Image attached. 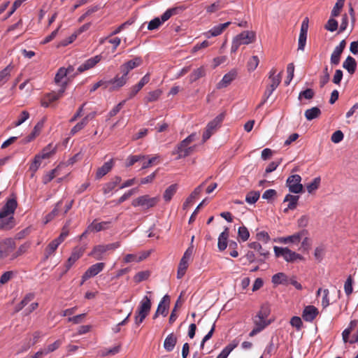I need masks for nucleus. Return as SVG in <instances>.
<instances>
[{"instance_id": "40", "label": "nucleus", "mask_w": 358, "mask_h": 358, "mask_svg": "<svg viewBox=\"0 0 358 358\" xmlns=\"http://www.w3.org/2000/svg\"><path fill=\"white\" fill-rule=\"evenodd\" d=\"M305 117L308 120H312L318 117L321 115V110L317 107H313L305 111Z\"/></svg>"}, {"instance_id": "37", "label": "nucleus", "mask_w": 358, "mask_h": 358, "mask_svg": "<svg viewBox=\"0 0 358 358\" xmlns=\"http://www.w3.org/2000/svg\"><path fill=\"white\" fill-rule=\"evenodd\" d=\"M55 151L56 148L54 147L52 143H50L45 146L38 155L43 159H48L52 155L55 153Z\"/></svg>"}, {"instance_id": "56", "label": "nucleus", "mask_w": 358, "mask_h": 358, "mask_svg": "<svg viewBox=\"0 0 358 358\" xmlns=\"http://www.w3.org/2000/svg\"><path fill=\"white\" fill-rule=\"evenodd\" d=\"M42 159H43L41 157H40L38 155H36L35 156L32 163L31 164V165L29 166V170L31 171H32L33 173H35L40 167V166L41 164Z\"/></svg>"}, {"instance_id": "39", "label": "nucleus", "mask_w": 358, "mask_h": 358, "mask_svg": "<svg viewBox=\"0 0 358 358\" xmlns=\"http://www.w3.org/2000/svg\"><path fill=\"white\" fill-rule=\"evenodd\" d=\"M178 189V185L176 184L171 185L169 187H168L166 190L164 191V193L163 194L164 199L169 202L171 200L173 196L176 194Z\"/></svg>"}, {"instance_id": "13", "label": "nucleus", "mask_w": 358, "mask_h": 358, "mask_svg": "<svg viewBox=\"0 0 358 358\" xmlns=\"http://www.w3.org/2000/svg\"><path fill=\"white\" fill-rule=\"evenodd\" d=\"M301 182V177L298 174L289 176L286 181V185L289 188V191L294 194H299L303 192V186Z\"/></svg>"}, {"instance_id": "49", "label": "nucleus", "mask_w": 358, "mask_h": 358, "mask_svg": "<svg viewBox=\"0 0 358 358\" xmlns=\"http://www.w3.org/2000/svg\"><path fill=\"white\" fill-rule=\"evenodd\" d=\"M42 127L43 124L41 122H38L35 125L32 132L27 137V141L30 142L32 140H34L40 134Z\"/></svg>"}, {"instance_id": "55", "label": "nucleus", "mask_w": 358, "mask_h": 358, "mask_svg": "<svg viewBox=\"0 0 358 358\" xmlns=\"http://www.w3.org/2000/svg\"><path fill=\"white\" fill-rule=\"evenodd\" d=\"M352 284L353 279L351 275H349L344 285V290L347 296H350L353 292Z\"/></svg>"}, {"instance_id": "21", "label": "nucleus", "mask_w": 358, "mask_h": 358, "mask_svg": "<svg viewBox=\"0 0 358 358\" xmlns=\"http://www.w3.org/2000/svg\"><path fill=\"white\" fill-rule=\"evenodd\" d=\"M115 162L113 159H110L109 161L105 162L103 166L99 167L96 173V178L97 179H100L104 176H106L108 173H109L113 167L114 166Z\"/></svg>"}, {"instance_id": "50", "label": "nucleus", "mask_w": 358, "mask_h": 358, "mask_svg": "<svg viewBox=\"0 0 358 358\" xmlns=\"http://www.w3.org/2000/svg\"><path fill=\"white\" fill-rule=\"evenodd\" d=\"M149 313V312H143L139 310H136L134 317L135 324L138 326L140 325L145 319V317L148 315Z\"/></svg>"}, {"instance_id": "44", "label": "nucleus", "mask_w": 358, "mask_h": 358, "mask_svg": "<svg viewBox=\"0 0 358 358\" xmlns=\"http://www.w3.org/2000/svg\"><path fill=\"white\" fill-rule=\"evenodd\" d=\"M143 64V59L140 57H136L133 59H131L125 63L124 64L126 66V67L131 71V70L134 69L136 67H138Z\"/></svg>"}, {"instance_id": "4", "label": "nucleus", "mask_w": 358, "mask_h": 358, "mask_svg": "<svg viewBox=\"0 0 358 358\" xmlns=\"http://www.w3.org/2000/svg\"><path fill=\"white\" fill-rule=\"evenodd\" d=\"M273 250L276 257H282L285 261L288 263H294L297 261H302L304 259L303 257L296 252L291 250L288 248H281L274 246Z\"/></svg>"}, {"instance_id": "6", "label": "nucleus", "mask_w": 358, "mask_h": 358, "mask_svg": "<svg viewBox=\"0 0 358 358\" xmlns=\"http://www.w3.org/2000/svg\"><path fill=\"white\" fill-rule=\"evenodd\" d=\"M225 115L226 114L224 112L221 113L212 121L208 122L203 134V142H206L217 131V128L220 127L222 122H223Z\"/></svg>"}, {"instance_id": "34", "label": "nucleus", "mask_w": 358, "mask_h": 358, "mask_svg": "<svg viewBox=\"0 0 358 358\" xmlns=\"http://www.w3.org/2000/svg\"><path fill=\"white\" fill-rule=\"evenodd\" d=\"M206 75V69L203 66H200L199 68L195 69L189 76V79L191 83L196 81L199 78L205 76Z\"/></svg>"}, {"instance_id": "33", "label": "nucleus", "mask_w": 358, "mask_h": 358, "mask_svg": "<svg viewBox=\"0 0 358 358\" xmlns=\"http://www.w3.org/2000/svg\"><path fill=\"white\" fill-rule=\"evenodd\" d=\"M59 245L60 244L55 239L52 240L45 249L44 259H48L51 255H52Z\"/></svg>"}, {"instance_id": "15", "label": "nucleus", "mask_w": 358, "mask_h": 358, "mask_svg": "<svg viewBox=\"0 0 358 358\" xmlns=\"http://www.w3.org/2000/svg\"><path fill=\"white\" fill-rule=\"evenodd\" d=\"M64 92V89H59L58 92L53 91L46 94L41 100L42 106L48 108L52 103L62 97Z\"/></svg>"}, {"instance_id": "5", "label": "nucleus", "mask_w": 358, "mask_h": 358, "mask_svg": "<svg viewBox=\"0 0 358 358\" xmlns=\"http://www.w3.org/2000/svg\"><path fill=\"white\" fill-rule=\"evenodd\" d=\"M120 246V242H115L107 245H98L93 248L89 254L96 260H102L106 258V252L109 250H114Z\"/></svg>"}, {"instance_id": "12", "label": "nucleus", "mask_w": 358, "mask_h": 358, "mask_svg": "<svg viewBox=\"0 0 358 358\" xmlns=\"http://www.w3.org/2000/svg\"><path fill=\"white\" fill-rule=\"evenodd\" d=\"M120 73H122L121 76L117 75L114 78L109 80V83H111L113 87L112 90H116L124 86L127 80H128V74L130 71L126 67V66L123 64L120 67Z\"/></svg>"}, {"instance_id": "7", "label": "nucleus", "mask_w": 358, "mask_h": 358, "mask_svg": "<svg viewBox=\"0 0 358 358\" xmlns=\"http://www.w3.org/2000/svg\"><path fill=\"white\" fill-rule=\"evenodd\" d=\"M73 70L74 69L71 66H69L67 69L63 67L59 69L55 77V82L60 87V89H64V90H66V86L70 81L68 75L71 73Z\"/></svg>"}, {"instance_id": "32", "label": "nucleus", "mask_w": 358, "mask_h": 358, "mask_svg": "<svg viewBox=\"0 0 358 358\" xmlns=\"http://www.w3.org/2000/svg\"><path fill=\"white\" fill-rule=\"evenodd\" d=\"M109 224V222H96V221H94L87 227V230L90 231H100L101 230L107 229Z\"/></svg>"}, {"instance_id": "3", "label": "nucleus", "mask_w": 358, "mask_h": 358, "mask_svg": "<svg viewBox=\"0 0 358 358\" xmlns=\"http://www.w3.org/2000/svg\"><path fill=\"white\" fill-rule=\"evenodd\" d=\"M195 134H192L177 145L173 153L178 155V159L185 158L193 152L194 146H189V145L195 140Z\"/></svg>"}, {"instance_id": "28", "label": "nucleus", "mask_w": 358, "mask_h": 358, "mask_svg": "<svg viewBox=\"0 0 358 358\" xmlns=\"http://www.w3.org/2000/svg\"><path fill=\"white\" fill-rule=\"evenodd\" d=\"M229 234V229L228 227H226L224 230L220 234L218 238L217 247L220 251H223L227 248Z\"/></svg>"}, {"instance_id": "27", "label": "nucleus", "mask_w": 358, "mask_h": 358, "mask_svg": "<svg viewBox=\"0 0 358 358\" xmlns=\"http://www.w3.org/2000/svg\"><path fill=\"white\" fill-rule=\"evenodd\" d=\"M170 304V297L169 295L166 294L160 301L158 307L157 312L159 313L163 316H166L168 314V309Z\"/></svg>"}, {"instance_id": "24", "label": "nucleus", "mask_w": 358, "mask_h": 358, "mask_svg": "<svg viewBox=\"0 0 358 358\" xmlns=\"http://www.w3.org/2000/svg\"><path fill=\"white\" fill-rule=\"evenodd\" d=\"M122 181V178L120 176H115L109 182L104 184L103 187V193L106 195L110 193Z\"/></svg>"}, {"instance_id": "8", "label": "nucleus", "mask_w": 358, "mask_h": 358, "mask_svg": "<svg viewBox=\"0 0 358 358\" xmlns=\"http://www.w3.org/2000/svg\"><path fill=\"white\" fill-rule=\"evenodd\" d=\"M160 200L159 196L150 197L149 195L141 196L132 201V206L134 207L141 206L145 209L155 207Z\"/></svg>"}, {"instance_id": "47", "label": "nucleus", "mask_w": 358, "mask_h": 358, "mask_svg": "<svg viewBox=\"0 0 358 358\" xmlns=\"http://www.w3.org/2000/svg\"><path fill=\"white\" fill-rule=\"evenodd\" d=\"M146 158V156L138 155H129L126 160V166L129 167L133 166L136 162L141 161Z\"/></svg>"}, {"instance_id": "51", "label": "nucleus", "mask_w": 358, "mask_h": 358, "mask_svg": "<svg viewBox=\"0 0 358 358\" xmlns=\"http://www.w3.org/2000/svg\"><path fill=\"white\" fill-rule=\"evenodd\" d=\"M259 59L257 56H252L248 62L247 67L249 71H253L259 65Z\"/></svg>"}, {"instance_id": "25", "label": "nucleus", "mask_w": 358, "mask_h": 358, "mask_svg": "<svg viewBox=\"0 0 358 358\" xmlns=\"http://www.w3.org/2000/svg\"><path fill=\"white\" fill-rule=\"evenodd\" d=\"M306 234H307L306 230H302V231L297 232L292 236L281 238L280 241L283 243H299L301 241L302 237Z\"/></svg>"}, {"instance_id": "9", "label": "nucleus", "mask_w": 358, "mask_h": 358, "mask_svg": "<svg viewBox=\"0 0 358 358\" xmlns=\"http://www.w3.org/2000/svg\"><path fill=\"white\" fill-rule=\"evenodd\" d=\"M276 69L273 68L270 71L269 79L271 83L266 89L264 94V102H266L267 99L272 94L273 91L278 87L281 82V73L275 76Z\"/></svg>"}, {"instance_id": "36", "label": "nucleus", "mask_w": 358, "mask_h": 358, "mask_svg": "<svg viewBox=\"0 0 358 358\" xmlns=\"http://www.w3.org/2000/svg\"><path fill=\"white\" fill-rule=\"evenodd\" d=\"M357 324H358V320H352L350 322L349 327L343 331L342 336H343V340L345 343H347L348 341L350 342V340H349V336H350V333L355 329V328L357 327Z\"/></svg>"}, {"instance_id": "2", "label": "nucleus", "mask_w": 358, "mask_h": 358, "mask_svg": "<svg viewBox=\"0 0 358 358\" xmlns=\"http://www.w3.org/2000/svg\"><path fill=\"white\" fill-rule=\"evenodd\" d=\"M256 39V34L252 31H244L236 36L232 41L231 52H236L241 45H248Z\"/></svg>"}, {"instance_id": "48", "label": "nucleus", "mask_w": 358, "mask_h": 358, "mask_svg": "<svg viewBox=\"0 0 358 358\" xmlns=\"http://www.w3.org/2000/svg\"><path fill=\"white\" fill-rule=\"evenodd\" d=\"M314 95L313 90L308 88L299 93L298 99L299 101H301L303 99L310 100L314 97Z\"/></svg>"}, {"instance_id": "35", "label": "nucleus", "mask_w": 358, "mask_h": 358, "mask_svg": "<svg viewBox=\"0 0 358 358\" xmlns=\"http://www.w3.org/2000/svg\"><path fill=\"white\" fill-rule=\"evenodd\" d=\"M13 66L9 64L0 71V86L4 85L10 77Z\"/></svg>"}, {"instance_id": "59", "label": "nucleus", "mask_w": 358, "mask_h": 358, "mask_svg": "<svg viewBox=\"0 0 358 358\" xmlns=\"http://www.w3.org/2000/svg\"><path fill=\"white\" fill-rule=\"evenodd\" d=\"M238 236L243 241H246L249 238L250 233L248 229L243 226L238 228Z\"/></svg>"}, {"instance_id": "26", "label": "nucleus", "mask_w": 358, "mask_h": 358, "mask_svg": "<svg viewBox=\"0 0 358 358\" xmlns=\"http://www.w3.org/2000/svg\"><path fill=\"white\" fill-rule=\"evenodd\" d=\"M299 199V196L298 195H292L290 194H287L283 200V202H288V205L287 208L284 210V212L287 213L289 210L296 209Z\"/></svg>"}, {"instance_id": "57", "label": "nucleus", "mask_w": 358, "mask_h": 358, "mask_svg": "<svg viewBox=\"0 0 358 358\" xmlns=\"http://www.w3.org/2000/svg\"><path fill=\"white\" fill-rule=\"evenodd\" d=\"M342 52L334 48L331 55V64L333 65H338L340 63L341 55Z\"/></svg>"}, {"instance_id": "11", "label": "nucleus", "mask_w": 358, "mask_h": 358, "mask_svg": "<svg viewBox=\"0 0 358 358\" xmlns=\"http://www.w3.org/2000/svg\"><path fill=\"white\" fill-rule=\"evenodd\" d=\"M268 315L269 311L267 308L262 306L256 316L253 318V322L255 327H257L262 331L268 326L270 324V321L267 320Z\"/></svg>"}, {"instance_id": "45", "label": "nucleus", "mask_w": 358, "mask_h": 358, "mask_svg": "<svg viewBox=\"0 0 358 358\" xmlns=\"http://www.w3.org/2000/svg\"><path fill=\"white\" fill-rule=\"evenodd\" d=\"M260 193L258 191H250L245 196V201L249 204L255 203L259 199Z\"/></svg>"}, {"instance_id": "31", "label": "nucleus", "mask_w": 358, "mask_h": 358, "mask_svg": "<svg viewBox=\"0 0 358 358\" xmlns=\"http://www.w3.org/2000/svg\"><path fill=\"white\" fill-rule=\"evenodd\" d=\"M343 67L349 73H354L357 67L356 60L351 56H348L343 63Z\"/></svg>"}, {"instance_id": "62", "label": "nucleus", "mask_w": 358, "mask_h": 358, "mask_svg": "<svg viewBox=\"0 0 358 358\" xmlns=\"http://www.w3.org/2000/svg\"><path fill=\"white\" fill-rule=\"evenodd\" d=\"M112 85L111 83H109V80H101L99 82L94 83L92 88L90 89V92H93L96 91L99 87H103L104 89L108 87L109 85Z\"/></svg>"}, {"instance_id": "38", "label": "nucleus", "mask_w": 358, "mask_h": 358, "mask_svg": "<svg viewBox=\"0 0 358 358\" xmlns=\"http://www.w3.org/2000/svg\"><path fill=\"white\" fill-rule=\"evenodd\" d=\"M272 282L275 285H287L288 278L284 273H278L273 275Z\"/></svg>"}, {"instance_id": "23", "label": "nucleus", "mask_w": 358, "mask_h": 358, "mask_svg": "<svg viewBox=\"0 0 358 358\" xmlns=\"http://www.w3.org/2000/svg\"><path fill=\"white\" fill-rule=\"evenodd\" d=\"M237 73L236 71L232 70L226 73L222 79L217 83V88H223L227 87L236 77Z\"/></svg>"}, {"instance_id": "42", "label": "nucleus", "mask_w": 358, "mask_h": 358, "mask_svg": "<svg viewBox=\"0 0 358 358\" xmlns=\"http://www.w3.org/2000/svg\"><path fill=\"white\" fill-rule=\"evenodd\" d=\"M63 343V339H58L55 341L53 343L47 345V347L44 349H42L44 355H48L50 352H52L57 350Z\"/></svg>"}, {"instance_id": "46", "label": "nucleus", "mask_w": 358, "mask_h": 358, "mask_svg": "<svg viewBox=\"0 0 358 358\" xmlns=\"http://www.w3.org/2000/svg\"><path fill=\"white\" fill-rule=\"evenodd\" d=\"M249 247L252 249L257 250L259 252L261 256H263L264 258H267L269 255V252L266 250L262 248V245L258 242H252L249 244Z\"/></svg>"}, {"instance_id": "53", "label": "nucleus", "mask_w": 358, "mask_h": 358, "mask_svg": "<svg viewBox=\"0 0 358 358\" xmlns=\"http://www.w3.org/2000/svg\"><path fill=\"white\" fill-rule=\"evenodd\" d=\"M345 1V0H337L335 6H334L331 10L332 17H337L338 15H339L340 12L343 7Z\"/></svg>"}, {"instance_id": "16", "label": "nucleus", "mask_w": 358, "mask_h": 358, "mask_svg": "<svg viewBox=\"0 0 358 358\" xmlns=\"http://www.w3.org/2000/svg\"><path fill=\"white\" fill-rule=\"evenodd\" d=\"M83 252L84 250L82 248L77 247L73 250L71 256L69 257L67 262H66L65 272L68 271L73 266V264L83 256Z\"/></svg>"}, {"instance_id": "18", "label": "nucleus", "mask_w": 358, "mask_h": 358, "mask_svg": "<svg viewBox=\"0 0 358 358\" xmlns=\"http://www.w3.org/2000/svg\"><path fill=\"white\" fill-rule=\"evenodd\" d=\"M15 248L14 241L11 239H6L0 243V256L1 257H7L12 252Z\"/></svg>"}, {"instance_id": "54", "label": "nucleus", "mask_w": 358, "mask_h": 358, "mask_svg": "<svg viewBox=\"0 0 358 358\" xmlns=\"http://www.w3.org/2000/svg\"><path fill=\"white\" fill-rule=\"evenodd\" d=\"M320 184V178H315L314 180L309 184L307 185L306 188L308 193L311 194L314 191L318 189Z\"/></svg>"}, {"instance_id": "30", "label": "nucleus", "mask_w": 358, "mask_h": 358, "mask_svg": "<svg viewBox=\"0 0 358 358\" xmlns=\"http://www.w3.org/2000/svg\"><path fill=\"white\" fill-rule=\"evenodd\" d=\"M177 343L176 336L172 333L167 336L164 342V348L167 352H171Z\"/></svg>"}, {"instance_id": "58", "label": "nucleus", "mask_w": 358, "mask_h": 358, "mask_svg": "<svg viewBox=\"0 0 358 358\" xmlns=\"http://www.w3.org/2000/svg\"><path fill=\"white\" fill-rule=\"evenodd\" d=\"M29 117V113L27 110H23L21 112L18 120L13 122L14 127H18L24 123L27 120Z\"/></svg>"}, {"instance_id": "64", "label": "nucleus", "mask_w": 358, "mask_h": 358, "mask_svg": "<svg viewBox=\"0 0 358 358\" xmlns=\"http://www.w3.org/2000/svg\"><path fill=\"white\" fill-rule=\"evenodd\" d=\"M344 134L341 130L334 132L331 136V141L334 143H338L343 141Z\"/></svg>"}, {"instance_id": "52", "label": "nucleus", "mask_w": 358, "mask_h": 358, "mask_svg": "<svg viewBox=\"0 0 358 358\" xmlns=\"http://www.w3.org/2000/svg\"><path fill=\"white\" fill-rule=\"evenodd\" d=\"M162 94V91L157 90L155 91L150 92L145 97L147 102H153L157 101Z\"/></svg>"}, {"instance_id": "10", "label": "nucleus", "mask_w": 358, "mask_h": 358, "mask_svg": "<svg viewBox=\"0 0 358 358\" xmlns=\"http://www.w3.org/2000/svg\"><path fill=\"white\" fill-rule=\"evenodd\" d=\"M194 251L193 245L189 246L185 252L182 257L181 258L177 273L178 278H182L186 273L189 266V262L192 256Z\"/></svg>"}, {"instance_id": "41", "label": "nucleus", "mask_w": 358, "mask_h": 358, "mask_svg": "<svg viewBox=\"0 0 358 358\" xmlns=\"http://www.w3.org/2000/svg\"><path fill=\"white\" fill-rule=\"evenodd\" d=\"M151 301L150 299L148 296H145L142 300L141 301L139 306L137 310L143 311V312H149L151 309Z\"/></svg>"}, {"instance_id": "19", "label": "nucleus", "mask_w": 358, "mask_h": 358, "mask_svg": "<svg viewBox=\"0 0 358 358\" xmlns=\"http://www.w3.org/2000/svg\"><path fill=\"white\" fill-rule=\"evenodd\" d=\"M96 113L92 112L87 115L80 122H78L71 130V134L74 135L81 129H83L89 122L90 120L95 117Z\"/></svg>"}, {"instance_id": "17", "label": "nucleus", "mask_w": 358, "mask_h": 358, "mask_svg": "<svg viewBox=\"0 0 358 358\" xmlns=\"http://www.w3.org/2000/svg\"><path fill=\"white\" fill-rule=\"evenodd\" d=\"M101 59H102V56L101 55H98L93 57H91V58L87 59L80 66H79V67L78 68V71L79 73H82L85 71L89 70V69L94 67Z\"/></svg>"}, {"instance_id": "22", "label": "nucleus", "mask_w": 358, "mask_h": 358, "mask_svg": "<svg viewBox=\"0 0 358 358\" xmlns=\"http://www.w3.org/2000/svg\"><path fill=\"white\" fill-rule=\"evenodd\" d=\"M319 312L317 308L313 306H306L303 311L302 317L306 322H312L318 315Z\"/></svg>"}, {"instance_id": "63", "label": "nucleus", "mask_w": 358, "mask_h": 358, "mask_svg": "<svg viewBox=\"0 0 358 358\" xmlns=\"http://www.w3.org/2000/svg\"><path fill=\"white\" fill-rule=\"evenodd\" d=\"M57 172V169L56 168L47 173L43 177V182L44 184H48V182H50L52 180H53L55 178Z\"/></svg>"}, {"instance_id": "60", "label": "nucleus", "mask_w": 358, "mask_h": 358, "mask_svg": "<svg viewBox=\"0 0 358 358\" xmlns=\"http://www.w3.org/2000/svg\"><path fill=\"white\" fill-rule=\"evenodd\" d=\"M14 275L15 273L12 271L3 273L0 278V285L7 283L10 280L13 278Z\"/></svg>"}, {"instance_id": "14", "label": "nucleus", "mask_w": 358, "mask_h": 358, "mask_svg": "<svg viewBox=\"0 0 358 358\" xmlns=\"http://www.w3.org/2000/svg\"><path fill=\"white\" fill-rule=\"evenodd\" d=\"M105 263L99 262L90 266L82 276L81 284H83L87 280L96 275L98 273L102 271L105 267Z\"/></svg>"}, {"instance_id": "20", "label": "nucleus", "mask_w": 358, "mask_h": 358, "mask_svg": "<svg viewBox=\"0 0 358 358\" xmlns=\"http://www.w3.org/2000/svg\"><path fill=\"white\" fill-rule=\"evenodd\" d=\"M230 24L231 22L220 24L218 25L213 27L211 29L206 32L204 34L207 38L217 36L220 35Z\"/></svg>"}, {"instance_id": "1", "label": "nucleus", "mask_w": 358, "mask_h": 358, "mask_svg": "<svg viewBox=\"0 0 358 358\" xmlns=\"http://www.w3.org/2000/svg\"><path fill=\"white\" fill-rule=\"evenodd\" d=\"M17 206L15 199H10L0 210V227L3 229H10L14 226L13 214Z\"/></svg>"}, {"instance_id": "43", "label": "nucleus", "mask_w": 358, "mask_h": 358, "mask_svg": "<svg viewBox=\"0 0 358 358\" xmlns=\"http://www.w3.org/2000/svg\"><path fill=\"white\" fill-rule=\"evenodd\" d=\"M34 294L29 293L25 295L24 299L21 301V302L17 304L15 307V311L19 312L25 306H27L30 301H31L34 299Z\"/></svg>"}, {"instance_id": "29", "label": "nucleus", "mask_w": 358, "mask_h": 358, "mask_svg": "<svg viewBox=\"0 0 358 358\" xmlns=\"http://www.w3.org/2000/svg\"><path fill=\"white\" fill-rule=\"evenodd\" d=\"M239 344L238 340H234L229 344H228L218 355L216 358H227L231 352L236 348Z\"/></svg>"}, {"instance_id": "61", "label": "nucleus", "mask_w": 358, "mask_h": 358, "mask_svg": "<svg viewBox=\"0 0 358 358\" xmlns=\"http://www.w3.org/2000/svg\"><path fill=\"white\" fill-rule=\"evenodd\" d=\"M294 66L293 63H290L287 66V80L285 81V83L286 85H288L290 83V81L292 80L294 77Z\"/></svg>"}]
</instances>
